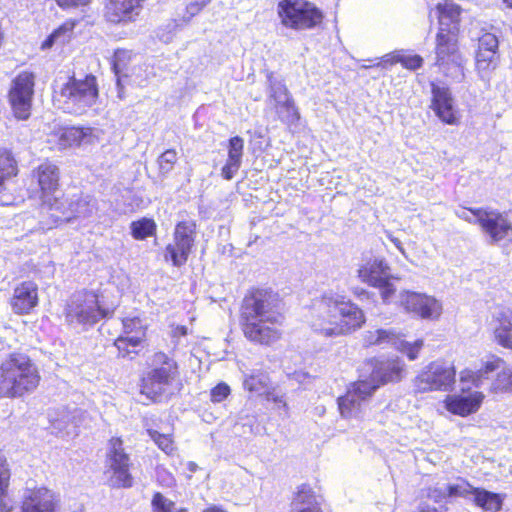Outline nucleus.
<instances>
[{
    "instance_id": "nucleus-56",
    "label": "nucleus",
    "mask_w": 512,
    "mask_h": 512,
    "mask_svg": "<svg viewBox=\"0 0 512 512\" xmlns=\"http://www.w3.org/2000/svg\"><path fill=\"white\" fill-rule=\"evenodd\" d=\"M124 334H136V330L143 329L141 320L137 317L125 318L122 320Z\"/></svg>"
},
{
    "instance_id": "nucleus-54",
    "label": "nucleus",
    "mask_w": 512,
    "mask_h": 512,
    "mask_svg": "<svg viewBox=\"0 0 512 512\" xmlns=\"http://www.w3.org/2000/svg\"><path fill=\"white\" fill-rule=\"evenodd\" d=\"M373 287H377L380 289L381 298L384 303L390 302L392 296L396 291L393 284L389 282V278L384 279L381 285H374Z\"/></svg>"
},
{
    "instance_id": "nucleus-6",
    "label": "nucleus",
    "mask_w": 512,
    "mask_h": 512,
    "mask_svg": "<svg viewBox=\"0 0 512 512\" xmlns=\"http://www.w3.org/2000/svg\"><path fill=\"white\" fill-rule=\"evenodd\" d=\"M45 206L48 207L53 223L69 222L76 218H88L97 210L96 199L87 194H74L71 197L61 196L47 198Z\"/></svg>"
},
{
    "instance_id": "nucleus-37",
    "label": "nucleus",
    "mask_w": 512,
    "mask_h": 512,
    "mask_svg": "<svg viewBox=\"0 0 512 512\" xmlns=\"http://www.w3.org/2000/svg\"><path fill=\"white\" fill-rule=\"evenodd\" d=\"M278 118L285 124H295L300 115L292 97H289L274 104Z\"/></svg>"
},
{
    "instance_id": "nucleus-35",
    "label": "nucleus",
    "mask_w": 512,
    "mask_h": 512,
    "mask_svg": "<svg viewBox=\"0 0 512 512\" xmlns=\"http://www.w3.org/2000/svg\"><path fill=\"white\" fill-rule=\"evenodd\" d=\"M83 412L75 409L73 412H66L61 418L51 420L52 427L62 436L77 435L80 418Z\"/></svg>"
},
{
    "instance_id": "nucleus-47",
    "label": "nucleus",
    "mask_w": 512,
    "mask_h": 512,
    "mask_svg": "<svg viewBox=\"0 0 512 512\" xmlns=\"http://www.w3.org/2000/svg\"><path fill=\"white\" fill-rule=\"evenodd\" d=\"M152 507L154 512H185L184 510H177L174 502L164 497L161 493L154 494Z\"/></svg>"
},
{
    "instance_id": "nucleus-11",
    "label": "nucleus",
    "mask_w": 512,
    "mask_h": 512,
    "mask_svg": "<svg viewBox=\"0 0 512 512\" xmlns=\"http://www.w3.org/2000/svg\"><path fill=\"white\" fill-rule=\"evenodd\" d=\"M130 458L125 453L121 439H111L106 457L105 475L109 486L113 488H130L133 478L130 474Z\"/></svg>"
},
{
    "instance_id": "nucleus-59",
    "label": "nucleus",
    "mask_w": 512,
    "mask_h": 512,
    "mask_svg": "<svg viewBox=\"0 0 512 512\" xmlns=\"http://www.w3.org/2000/svg\"><path fill=\"white\" fill-rule=\"evenodd\" d=\"M10 478V473L7 468L6 459L2 453H0V489L3 487H8V481Z\"/></svg>"
},
{
    "instance_id": "nucleus-61",
    "label": "nucleus",
    "mask_w": 512,
    "mask_h": 512,
    "mask_svg": "<svg viewBox=\"0 0 512 512\" xmlns=\"http://www.w3.org/2000/svg\"><path fill=\"white\" fill-rule=\"evenodd\" d=\"M267 400L275 403L277 408H286L287 404L284 400V397L282 395H277L274 393H268L267 394Z\"/></svg>"
},
{
    "instance_id": "nucleus-60",
    "label": "nucleus",
    "mask_w": 512,
    "mask_h": 512,
    "mask_svg": "<svg viewBox=\"0 0 512 512\" xmlns=\"http://www.w3.org/2000/svg\"><path fill=\"white\" fill-rule=\"evenodd\" d=\"M59 7L66 8H76L80 6H85L90 3L91 0H55Z\"/></svg>"
},
{
    "instance_id": "nucleus-15",
    "label": "nucleus",
    "mask_w": 512,
    "mask_h": 512,
    "mask_svg": "<svg viewBox=\"0 0 512 512\" xmlns=\"http://www.w3.org/2000/svg\"><path fill=\"white\" fill-rule=\"evenodd\" d=\"M479 226L490 238L491 243L512 242V224L507 215L495 209L485 208L480 212Z\"/></svg>"
},
{
    "instance_id": "nucleus-40",
    "label": "nucleus",
    "mask_w": 512,
    "mask_h": 512,
    "mask_svg": "<svg viewBox=\"0 0 512 512\" xmlns=\"http://www.w3.org/2000/svg\"><path fill=\"white\" fill-rule=\"evenodd\" d=\"M156 223L153 219L142 218L130 224L131 235L136 240H144L156 232Z\"/></svg>"
},
{
    "instance_id": "nucleus-48",
    "label": "nucleus",
    "mask_w": 512,
    "mask_h": 512,
    "mask_svg": "<svg viewBox=\"0 0 512 512\" xmlns=\"http://www.w3.org/2000/svg\"><path fill=\"white\" fill-rule=\"evenodd\" d=\"M498 39L492 33H484L478 40V50L477 52H488L495 51L498 52Z\"/></svg>"
},
{
    "instance_id": "nucleus-45",
    "label": "nucleus",
    "mask_w": 512,
    "mask_h": 512,
    "mask_svg": "<svg viewBox=\"0 0 512 512\" xmlns=\"http://www.w3.org/2000/svg\"><path fill=\"white\" fill-rule=\"evenodd\" d=\"M147 432L162 451L169 454L174 450L173 440L170 434L160 433L154 429H148Z\"/></svg>"
},
{
    "instance_id": "nucleus-53",
    "label": "nucleus",
    "mask_w": 512,
    "mask_h": 512,
    "mask_svg": "<svg viewBox=\"0 0 512 512\" xmlns=\"http://www.w3.org/2000/svg\"><path fill=\"white\" fill-rule=\"evenodd\" d=\"M400 56H401V51H395L392 53H388V54L384 55L380 61L371 65L370 67L386 68L388 65H394L396 63H400V60H401ZM363 67L368 68L369 66H363Z\"/></svg>"
},
{
    "instance_id": "nucleus-62",
    "label": "nucleus",
    "mask_w": 512,
    "mask_h": 512,
    "mask_svg": "<svg viewBox=\"0 0 512 512\" xmlns=\"http://www.w3.org/2000/svg\"><path fill=\"white\" fill-rule=\"evenodd\" d=\"M386 236L402 254H405L402 242L397 237L393 236L390 232H386Z\"/></svg>"
},
{
    "instance_id": "nucleus-22",
    "label": "nucleus",
    "mask_w": 512,
    "mask_h": 512,
    "mask_svg": "<svg viewBox=\"0 0 512 512\" xmlns=\"http://www.w3.org/2000/svg\"><path fill=\"white\" fill-rule=\"evenodd\" d=\"M101 131L91 127H68L59 133V146L67 148L72 146L91 145L99 141Z\"/></svg>"
},
{
    "instance_id": "nucleus-20",
    "label": "nucleus",
    "mask_w": 512,
    "mask_h": 512,
    "mask_svg": "<svg viewBox=\"0 0 512 512\" xmlns=\"http://www.w3.org/2000/svg\"><path fill=\"white\" fill-rule=\"evenodd\" d=\"M38 304V286L33 281L18 284L11 299V307L16 314H27Z\"/></svg>"
},
{
    "instance_id": "nucleus-38",
    "label": "nucleus",
    "mask_w": 512,
    "mask_h": 512,
    "mask_svg": "<svg viewBox=\"0 0 512 512\" xmlns=\"http://www.w3.org/2000/svg\"><path fill=\"white\" fill-rule=\"evenodd\" d=\"M16 174V161L11 152L0 149V192L5 190V182Z\"/></svg>"
},
{
    "instance_id": "nucleus-21",
    "label": "nucleus",
    "mask_w": 512,
    "mask_h": 512,
    "mask_svg": "<svg viewBox=\"0 0 512 512\" xmlns=\"http://www.w3.org/2000/svg\"><path fill=\"white\" fill-rule=\"evenodd\" d=\"M405 372V363L398 357L380 361L375 366L368 382L377 385L400 381Z\"/></svg>"
},
{
    "instance_id": "nucleus-29",
    "label": "nucleus",
    "mask_w": 512,
    "mask_h": 512,
    "mask_svg": "<svg viewBox=\"0 0 512 512\" xmlns=\"http://www.w3.org/2000/svg\"><path fill=\"white\" fill-rule=\"evenodd\" d=\"M436 14L440 26L438 32H448L450 28L454 30V33H457L461 14L459 5L452 0H444V2L437 4Z\"/></svg>"
},
{
    "instance_id": "nucleus-8",
    "label": "nucleus",
    "mask_w": 512,
    "mask_h": 512,
    "mask_svg": "<svg viewBox=\"0 0 512 512\" xmlns=\"http://www.w3.org/2000/svg\"><path fill=\"white\" fill-rule=\"evenodd\" d=\"M456 34L453 29L438 32L436 35V62L440 71L456 82L464 79L463 59L457 46Z\"/></svg>"
},
{
    "instance_id": "nucleus-43",
    "label": "nucleus",
    "mask_w": 512,
    "mask_h": 512,
    "mask_svg": "<svg viewBox=\"0 0 512 512\" xmlns=\"http://www.w3.org/2000/svg\"><path fill=\"white\" fill-rule=\"evenodd\" d=\"M423 345L424 343L422 339H418L414 342H408L400 337L396 349L401 353L405 354L409 360L413 361L418 358V354L422 349Z\"/></svg>"
},
{
    "instance_id": "nucleus-31",
    "label": "nucleus",
    "mask_w": 512,
    "mask_h": 512,
    "mask_svg": "<svg viewBox=\"0 0 512 512\" xmlns=\"http://www.w3.org/2000/svg\"><path fill=\"white\" fill-rule=\"evenodd\" d=\"M503 361L500 358H493L487 361L484 367L478 371L463 370L460 374V382L462 383V391L470 390L471 386L466 383H471L474 387L479 388L483 385V381L488 379V374L498 369Z\"/></svg>"
},
{
    "instance_id": "nucleus-26",
    "label": "nucleus",
    "mask_w": 512,
    "mask_h": 512,
    "mask_svg": "<svg viewBox=\"0 0 512 512\" xmlns=\"http://www.w3.org/2000/svg\"><path fill=\"white\" fill-rule=\"evenodd\" d=\"M474 490L475 487H473L468 481L463 478H458L453 483L446 484L443 487L431 489L429 492V497L435 499L437 502L445 499L446 497H461L470 501Z\"/></svg>"
},
{
    "instance_id": "nucleus-13",
    "label": "nucleus",
    "mask_w": 512,
    "mask_h": 512,
    "mask_svg": "<svg viewBox=\"0 0 512 512\" xmlns=\"http://www.w3.org/2000/svg\"><path fill=\"white\" fill-rule=\"evenodd\" d=\"M35 76L32 72L19 73L12 82L9 101L15 116L25 120L30 116L34 95Z\"/></svg>"
},
{
    "instance_id": "nucleus-1",
    "label": "nucleus",
    "mask_w": 512,
    "mask_h": 512,
    "mask_svg": "<svg viewBox=\"0 0 512 512\" xmlns=\"http://www.w3.org/2000/svg\"><path fill=\"white\" fill-rule=\"evenodd\" d=\"M277 293L255 289L248 293L241 304L240 324L245 337L261 345H271L281 338L283 323Z\"/></svg>"
},
{
    "instance_id": "nucleus-33",
    "label": "nucleus",
    "mask_w": 512,
    "mask_h": 512,
    "mask_svg": "<svg viewBox=\"0 0 512 512\" xmlns=\"http://www.w3.org/2000/svg\"><path fill=\"white\" fill-rule=\"evenodd\" d=\"M501 494L488 491L484 488H475L470 502L483 512H498L503 504Z\"/></svg>"
},
{
    "instance_id": "nucleus-3",
    "label": "nucleus",
    "mask_w": 512,
    "mask_h": 512,
    "mask_svg": "<svg viewBox=\"0 0 512 512\" xmlns=\"http://www.w3.org/2000/svg\"><path fill=\"white\" fill-rule=\"evenodd\" d=\"M39 381L36 365L24 353H11L0 364V397H21L33 391Z\"/></svg>"
},
{
    "instance_id": "nucleus-17",
    "label": "nucleus",
    "mask_w": 512,
    "mask_h": 512,
    "mask_svg": "<svg viewBox=\"0 0 512 512\" xmlns=\"http://www.w3.org/2000/svg\"><path fill=\"white\" fill-rule=\"evenodd\" d=\"M432 109L438 118L448 125L459 123V114L448 87L431 83Z\"/></svg>"
},
{
    "instance_id": "nucleus-2",
    "label": "nucleus",
    "mask_w": 512,
    "mask_h": 512,
    "mask_svg": "<svg viewBox=\"0 0 512 512\" xmlns=\"http://www.w3.org/2000/svg\"><path fill=\"white\" fill-rule=\"evenodd\" d=\"M312 329L325 337H337L360 329L366 317L364 312L343 295L326 293L315 305Z\"/></svg>"
},
{
    "instance_id": "nucleus-23",
    "label": "nucleus",
    "mask_w": 512,
    "mask_h": 512,
    "mask_svg": "<svg viewBox=\"0 0 512 512\" xmlns=\"http://www.w3.org/2000/svg\"><path fill=\"white\" fill-rule=\"evenodd\" d=\"M144 0H109L106 4L105 17L109 22L131 21L139 14Z\"/></svg>"
},
{
    "instance_id": "nucleus-25",
    "label": "nucleus",
    "mask_w": 512,
    "mask_h": 512,
    "mask_svg": "<svg viewBox=\"0 0 512 512\" xmlns=\"http://www.w3.org/2000/svg\"><path fill=\"white\" fill-rule=\"evenodd\" d=\"M390 268L382 258L369 259L358 269V277L362 282L371 286L381 285L383 280L389 278Z\"/></svg>"
},
{
    "instance_id": "nucleus-50",
    "label": "nucleus",
    "mask_w": 512,
    "mask_h": 512,
    "mask_svg": "<svg viewBox=\"0 0 512 512\" xmlns=\"http://www.w3.org/2000/svg\"><path fill=\"white\" fill-rule=\"evenodd\" d=\"M400 63L406 69L416 70L423 64V58L420 55H408L401 51Z\"/></svg>"
},
{
    "instance_id": "nucleus-27",
    "label": "nucleus",
    "mask_w": 512,
    "mask_h": 512,
    "mask_svg": "<svg viewBox=\"0 0 512 512\" xmlns=\"http://www.w3.org/2000/svg\"><path fill=\"white\" fill-rule=\"evenodd\" d=\"M483 398L484 395L481 392H474L467 396H449L445 401L446 409L453 414L467 416L479 409Z\"/></svg>"
},
{
    "instance_id": "nucleus-16",
    "label": "nucleus",
    "mask_w": 512,
    "mask_h": 512,
    "mask_svg": "<svg viewBox=\"0 0 512 512\" xmlns=\"http://www.w3.org/2000/svg\"><path fill=\"white\" fill-rule=\"evenodd\" d=\"M400 304L407 312L423 319L438 318L442 309L441 304L434 297L411 291L400 294Z\"/></svg>"
},
{
    "instance_id": "nucleus-24",
    "label": "nucleus",
    "mask_w": 512,
    "mask_h": 512,
    "mask_svg": "<svg viewBox=\"0 0 512 512\" xmlns=\"http://www.w3.org/2000/svg\"><path fill=\"white\" fill-rule=\"evenodd\" d=\"M512 313L508 309L499 308L492 316L491 327L495 340L504 348L512 349Z\"/></svg>"
},
{
    "instance_id": "nucleus-4",
    "label": "nucleus",
    "mask_w": 512,
    "mask_h": 512,
    "mask_svg": "<svg viewBox=\"0 0 512 512\" xmlns=\"http://www.w3.org/2000/svg\"><path fill=\"white\" fill-rule=\"evenodd\" d=\"M98 94L95 76L87 75L84 79L71 77L59 91H55V101L64 112L81 115L96 103Z\"/></svg>"
},
{
    "instance_id": "nucleus-5",
    "label": "nucleus",
    "mask_w": 512,
    "mask_h": 512,
    "mask_svg": "<svg viewBox=\"0 0 512 512\" xmlns=\"http://www.w3.org/2000/svg\"><path fill=\"white\" fill-rule=\"evenodd\" d=\"M113 310L103 307L94 291L74 294L66 307V320L83 327L95 325L102 318L110 317Z\"/></svg>"
},
{
    "instance_id": "nucleus-49",
    "label": "nucleus",
    "mask_w": 512,
    "mask_h": 512,
    "mask_svg": "<svg viewBox=\"0 0 512 512\" xmlns=\"http://www.w3.org/2000/svg\"><path fill=\"white\" fill-rule=\"evenodd\" d=\"M485 208H470V209H459L455 211V214L458 218L465 220L471 224L479 225V215L480 212H484Z\"/></svg>"
},
{
    "instance_id": "nucleus-7",
    "label": "nucleus",
    "mask_w": 512,
    "mask_h": 512,
    "mask_svg": "<svg viewBox=\"0 0 512 512\" xmlns=\"http://www.w3.org/2000/svg\"><path fill=\"white\" fill-rule=\"evenodd\" d=\"M281 23L294 30L312 29L322 22V12L306 0H282L278 3Z\"/></svg>"
},
{
    "instance_id": "nucleus-9",
    "label": "nucleus",
    "mask_w": 512,
    "mask_h": 512,
    "mask_svg": "<svg viewBox=\"0 0 512 512\" xmlns=\"http://www.w3.org/2000/svg\"><path fill=\"white\" fill-rule=\"evenodd\" d=\"M178 374V366L174 359L163 352H157L152 357V369L143 378L141 393L150 400H156L170 385Z\"/></svg>"
},
{
    "instance_id": "nucleus-14",
    "label": "nucleus",
    "mask_w": 512,
    "mask_h": 512,
    "mask_svg": "<svg viewBox=\"0 0 512 512\" xmlns=\"http://www.w3.org/2000/svg\"><path fill=\"white\" fill-rule=\"evenodd\" d=\"M377 389V385L368 381H358L338 399L339 411L344 418H356L362 413L368 399Z\"/></svg>"
},
{
    "instance_id": "nucleus-41",
    "label": "nucleus",
    "mask_w": 512,
    "mask_h": 512,
    "mask_svg": "<svg viewBox=\"0 0 512 512\" xmlns=\"http://www.w3.org/2000/svg\"><path fill=\"white\" fill-rule=\"evenodd\" d=\"M267 81L269 88V98L270 100L274 101V104L291 97L284 82L275 78L272 72L267 74Z\"/></svg>"
},
{
    "instance_id": "nucleus-10",
    "label": "nucleus",
    "mask_w": 512,
    "mask_h": 512,
    "mask_svg": "<svg viewBox=\"0 0 512 512\" xmlns=\"http://www.w3.org/2000/svg\"><path fill=\"white\" fill-rule=\"evenodd\" d=\"M456 372L451 364L437 360L429 363L414 379L417 393L449 391L455 383Z\"/></svg>"
},
{
    "instance_id": "nucleus-58",
    "label": "nucleus",
    "mask_w": 512,
    "mask_h": 512,
    "mask_svg": "<svg viewBox=\"0 0 512 512\" xmlns=\"http://www.w3.org/2000/svg\"><path fill=\"white\" fill-rule=\"evenodd\" d=\"M123 339H127V342L130 344V346L135 350L136 347H138L141 342L143 341L145 337V331L144 329H138L136 330V334H128L125 336H120Z\"/></svg>"
},
{
    "instance_id": "nucleus-19",
    "label": "nucleus",
    "mask_w": 512,
    "mask_h": 512,
    "mask_svg": "<svg viewBox=\"0 0 512 512\" xmlns=\"http://www.w3.org/2000/svg\"><path fill=\"white\" fill-rule=\"evenodd\" d=\"M33 177L37 179L38 185L42 191V212L48 213V207L45 206V200L54 197H61L58 190L59 169L51 162H44L40 164L36 170L33 171Z\"/></svg>"
},
{
    "instance_id": "nucleus-63",
    "label": "nucleus",
    "mask_w": 512,
    "mask_h": 512,
    "mask_svg": "<svg viewBox=\"0 0 512 512\" xmlns=\"http://www.w3.org/2000/svg\"><path fill=\"white\" fill-rule=\"evenodd\" d=\"M354 294L359 298V299H364L365 297L368 298L369 296V293L367 291H365L364 289H356L354 291Z\"/></svg>"
},
{
    "instance_id": "nucleus-30",
    "label": "nucleus",
    "mask_w": 512,
    "mask_h": 512,
    "mask_svg": "<svg viewBox=\"0 0 512 512\" xmlns=\"http://www.w3.org/2000/svg\"><path fill=\"white\" fill-rule=\"evenodd\" d=\"M291 512H323L318 496L309 485L302 484L291 503Z\"/></svg>"
},
{
    "instance_id": "nucleus-57",
    "label": "nucleus",
    "mask_w": 512,
    "mask_h": 512,
    "mask_svg": "<svg viewBox=\"0 0 512 512\" xmlns=\"http://www.w3.org/2000/svg\"><path fill=\"white\" fill-rule=\"evenodd\" d=\"M13 503L7 493V487L0 489V512H12Z\"/></svg>"
},
{
    "instance_id": "nucleus-12",
    "label": "nucleus",
    "mask_w": 512,
    "mask_h": 512,
    "mask_svg": "<svg viewBox=\"0 0 512 512\" xmlns=\"http://www.w3.org/2000/svg\"><path fill=\"white\" fill-rule=\"evenodd\" d=\"M196 237V224L194 221H181L177 223L173 234V243L166 246L164 258L171 260L176 267L184 265L194 246Z\"/></svg>"
},
{
    "instance_id": "nucleus-39",
    "label": "nucleus",
    "mask_w": 512,
    "mask_h": 512,
    "mask_svg": "<svg viewBox=\"0 0 512 512\" xmlns=\"http://www.w3.org/2000/svg\"><path fill=\"white\" fill-rule=\"evenodd\" d=\"M74 26V22H65L43 41L41 48L49 49L55 44H64L71 38Z\"/></svg>"
},
{
    "instance_id": "nucleus-46",
    "label": "nucleus",
    "mask_w": 512,
    "mask_h": 512,
    "mask_svg": "<svg viewBox=\"0 0 512 512\" xmlns=\"http://www.w3.org/2000/svg\"><path fill=\"white\" fill-rule=\"evenodd\" d=\"M177 152L174 149L164 151L158 157L159 171L161 174L166 175L171 172L177 162Z\"/></svg>"
},
{
    "instance_id": "nucleus-32",
    "label": "nucleus",
    "mask_w": 512,
    "mask_h": 512,
    "mask_svg": "<svg viewBox=\"0 0 512 512\" xmlns=\"http://www.w3.org/2000/svg\"><path fill=\"white\" fill-rule=\"evenodd\" d=\"M131 58V52L127 50H116L114 53L113 58V70L115 73V76L117 77V86H118V97L120 99L124 98L123 95V81L125 78H130V81L137 84L142 85L143 80H138L136 78H132V76H129L127 73V62Z\"/></svg>"
},
{
    "instance_id": "nucleus-28",
    "label": "nucleus",
    "mask_w": 512,
    "mask_h": 512,
    "mask_svg": "<svg viewBox=\"0 0 512 512\" xmlns=\"http://www.w3.org/2000/svg\"><path fill=\"white\" fill-rule=\"evenodd\" d=\"M243 150L244 140L240 136H234L229 140L228 158L221 170V175L225 180H231L239 171Z\"/></svg>"
},
{
    "instance_id": "nucleus-64",
    "label": "nucleus",
    "mask_w": 512,
    "mask_h": 512,
    "mask_svg": "<svg viewBox=\"0 0 512 512\" xmlns=\"http://www.w3.org/2000/svg\"><path fill=\"white\" fill-rule=\"evenodd\" d=\"M187 469L190 473H195L198 470V465L195 462H188L187 463Z\"/></svg>"
},
{
    "instance_id": "nucleus-18",
    "label": "nucleus",
    "mask_w": 512,
    "mask_h": 512,
    "mask_svg": "<svg viewBox=\"0 0 512 512\" xmlns=\"http://www.w3.org/2000/svg\"><path fill=\"white\" fill-rule=\"evenodd\" d=\"M20 512H57L53 492L45 487H25Z\"/></svg>"
},
{
    "instance_id": "nucleus-34",
    "label": "nucleus",
    "mask_w": 512,
    "mask_h": 512,
    "mask_svg": "<svg viewBox=\"0 0 512 512\" xmlns=\"http://www.w3.org/2000/svg\"><path fill=\"white\" fill-rule=\"evenodd\" d=\"M400 337V333L394 328H386L366 331L363 335V340L367 346L392 345L396 348Z\"/></svg>"
},
{
    "instance_id": "nucleus-55",
    "label": "nucleus",
    "mask_w": 512,
    "mask_h": 512,
    "mask_svg": "<svg viewBox=\"0 0 512 512\" xmlns=\"http://www.w3.org/2000/svg\"><path fill=\"white\" fill-rule=\"evenodd\" d=\"M114 345H115V347L118 350V355L123 357V358L130 357L131 353H134V354L137 353V351L134 350L130 346V344L127 342V339H123L121 337H118L115 340Z\"/></svg>"
},
{
    "instance_id": "nucleus-51",
    "label": "nucleus",
    "mask_w": 512,
    "mask_h": 512,
    "mask_svg": "<svg viewBox=\"0 0 512 512\" xmlns=\"http://www.w3.org/2000/svg\"><path fill=\"white\" fill-rule=\"evenodd\" d=\"M230 392V387L226 383H219L211 390V401L214 403H220L229 396Z\"/></svg>"
},
{
    "instance_id": "nucleus-42",
    "label": "nucleus",
    "mask_w": 512,
    "mask_h": 512,
    "mask_svg": "<svg viewBox=\"0 0 512 512\" xmlns=\"http://www.w3.org/2000/svg\"><path fill=\"white\" fill-rule=\"evenodd\" d=\"M243 385L250 392L262 394L268 388L269 377L262 372H253L245 377Z\"/></svg>"
},
{
    "instance_id": "nucleus-36",
    "label": "nucleus",
    "mask_w": 512,
    "mask_h": 512,
    "mask_svg": "<svg viewBox=\"0 0 512 512\" xmlns=\"http://www.w3.org/2000/svg\"><path fill=\"white\" fill-rule=\"evenodd\" d=\"M499 61V54L495 51L477 52L476 68L482 79H487L490 73L496 69Z\"/></svg>"
},
{
    "instance_id": "nucleus-52",
    "label": "nucleus",
    "mask_w": 512,
    "mask_h": 512,
    "mask_svg": "<svg viewBox=\"0 0 512 512\" xmlns=\"http://www.w3.org/2000/svg\"><path fill=\"white\" fill-rule=\"evenodd\" d=\"M211 0H196L190 2L186 6V13L188 16H184V21L189 22L194 16L199 14L205 6H207Z\"/></svg>"
},
{
    "instance_id": "nucleus-44",
    "label": "nucleus",
    "mask_w": 512,
    "mask_h": 512,
    "mask_svg": "<svg viewBox=\"0 0 512 512\" xmlns=\"http://www.w3.org/2000/svg\"><path fill=\"white\" fill-rule=\"evenodd\" d=\"M491 389L495 392L512 391V368L502 370L493 381Z\"/></svg>"
}]
</instances>
